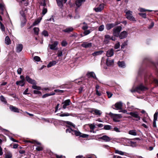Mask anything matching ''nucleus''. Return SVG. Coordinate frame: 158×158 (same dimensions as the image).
<instances>
[{"mask_svg":"<svg viewBox=\"0 0 158 158\" xmlns=\"http://www.w3.org/2000/svg\"><path fill=\"white\" fill-rule=\"evenodd\" d=\"M148 89L147 88L142 85L141 84L136 87H133L132 89L130 90V91L132 93H134L136 92L138 93H140L141 91H144Z\"/></svg>","mask_w":158,"mask_h":158,"instance_id":"nucleus-1","label":"nucleus"},{"mask_svg":"<svg viewBox=\"0 0 158 158\" xmlns=\"http://www.w3.org/2000/svg\"><path fill=\"white\" fill-rule=\"evenodd\" d=\"M109 115L115 122H119V119L122 117V116L120 114H114L111 112L109 113Z\"/></svg>","mask_w":158,"mask_h":158,"instance_id":"nucleus-2","label":"nucleus"},{"mask_svg":"<svg viewBox=\"0 0 158 158\" xmlns=\"http://www.w3.org/2000/svg\"><path fill=\"white\" fill-rule=\"evenodd\" d=\"M47 0H42V1L40 3V6H42L43 7L42 14L43 15L45 14L47 12V9L46 4Z\"/></svg>","mask_w":158,"mask_h":158,"instance_id":"nucleus-3","label":"nucleus"},{"mask_svg":"<svg viewBox=\"0 0 158 158\" xmlns=\"http://www.w3.org/2000/svg\"><path fill=\"white\" fill-rule=\"evenodd\" d=\"M122 27L121 26H118L113 29V35L115 36L118 37L119 34L120 32L121 31Z\"/></svg>","mask_w":158,"mask_h":158,"instance_id":"nucleus-4","label":"nucleus"},{"mask_svg":"<svg viewBox=\"0 0 158 158\" xmlns=\"http://www.w3.org/2000/svg\"><path fill=\"white\" fill-rule=\"evenodd\" d=\"M132 12L129 10L126 12V18L132 21H135V18L132 16Z\"/></svg>","mask_w":158,"mask_h":158,"instance_id":"nucleus-5","label":"nucleus"},{"mask_svg":"<svg viewBox=\"0 0 158 158\" xmlns=\"http://www.w3.org/2000/svg\"><path fill=\"white\" fill-rule=\"evenodd\" d=\"M127 114H130L131 115L132 117L135 118L136 119V121H138L140 119V118L139 116L138 113L136 112H130V113H127Z\"/></svg>","mask_w":158,"mask_h":158,"instance_id":"nucleus-6","label":"nucleus"},{"mask_svg":"<svg viewBox=\"0 0 158 158\" xmlns=\"http://www.w3.org/2000/svg\"><path fill=\"white\" fill-rule=\"evenodd\" d=\"M59 43L57 41H55L52 44H49L48 47L50 48L52 50H56L58 48L57 47Z\"/></svg>","mask_w":158,"mask_h":158,"instance_id":"nucleus-7","label":"nucleus"},{"mask_svg":"<svg viewBox=\"0 0 158 158\" xmlns=\"http://www.w3.org/2000/svg\"><path fill=\"white\" fill-rule=\"evenodd\" d=\"M123 103L121 102H119L116 103L114 105V106L115 108L113 107V105L112 106V107L114 109L117 110H121L122 108Z\"/></svg>","mask_w":158,"mask_h":158,"instance_id":"nucleus-8","label":"nucleus"},{"mask_svg":"<svg viewBox=\"0 0 158 158\" xmlns=\"http://www.w3.org/2000/svg\"><path fill=\"white\" fill-rule=\"evenodd\" d=\"M71 103L70 99H67L64 101L62 102V104L63 105L62 107L63 109H65L67 108V106H69Z\"/></svg>","mask_w":158,"mask_h":158,"instance_id":"nucleus-9","label":"nucleus"},{"mask_svg":"<svg viewBox=\"0 0 158 158\" xmlns=\"http://www.w3.org/2000/svg\"><path fill=\"white\" fill-rule=\"evenodd\" d=\"M82 47L85 48H90L92 46V43L91 42H84L81 44Z\"/></svg>","mask_w":158,"mask_h":158,"instance_id":"nucleus-10","label":"nucleus"},{"mask_svg":"<svg viewBox=\"0 0 158 158\" xmlns=\"http://www.w3.org/2000/svg\"><path fill=\"white\" fill-rule=\"evenodd\" d=\"M99 139H102L104 141L106 142H109L111 139L109 137V136L106 135H103L102 137H99Z\"/></svg>","mask_w":158,"mask_h":158,"instance_id":"nucleus-11","label":"nucleus"},{"mask_svg":"<svg viewBox=\"0 0 158 158\" xmlns=\"http://www.w3.org/2000/svg\"><path fill=\"white\" fill-rule=\"evenodd\" d=\"M26 80L29 83L33 85L36 84V82L35 80L31 78L29 76H27L26 77Z\"/></svg>","mask_w":158,"mask_h":158,"instance_id":"nucleus-12","label":"nucleus"},{"mask_svg":"<svg viewBox=\"0 0 158 158\" xmlns=\"http://www.w3.org/2000/svg\"><path fill=\"white\" fill-rule=\"evenodd\" d=\"M114 53L113 49H110L107 51L106 55L108 57H110L113 55Z\"/></svg>","mask_w":158,"mask_h":158,"instance_id":"nucleus-13","label":"nucleus"},{"mask_svg":"<svg viewBox=\"0 0 158 158\" xmlns=\"http://www.w3.org/2000/svg\"><path fill=\"white\" fill-rule=\"evenodd\" d=\"M127 35V32L123 31L121 32L119 35V37L120 39H123L126 37Z\"/></svg>","mask_w":158,"mask_h":158,"instance_id":"nucleus-14","label":"nucleus"},{"mask_svg":"<svg viewBox=\"0 0 158 158\" xmlns=\"http://www.w3.org/2000/svg\"><path fill=\"white\" fill-rule=\"evenodd\" d=\"M56 1L58 6L61 7L63 6V3H65L67 0H56Z\"/></svg>","mask_w":158,"mask_h":158,"instance_id":"nucleus-15","label":"nucleus"},{"mask_svg":"<svg viewBox=\"0 0 158 158\" xmlns=\"http://www.w3.org/2000/svg\"><path fill=\"white\" fill-rule=\"evenodd\" d=\"M86 75L88 77H93L95 79H97L95 75L93 72H88L87 73Z\"/></svg>","mask_w":158,"mask_h":158,"instance_id":"nucleus-16","label":"nucleus"},{"mask_svg":"<svg viewBox=\"0 0 158 158\" xmlns=\"http://www.w3.org/2000/svg\"><path fill=\"white\" fill-rule=\"evenodd\" d=\"M158 112H156L154 115V120L153 122V126L154 127H156V121L157 120Z\"/></svg>","mask_w":158,"mask_h":158,"instance_id":"nucleus-17","label":"nucleus"},{"mask_svg":"<svg viewBox=\"0 0 158 158\" xmlns=\"http://www.w3.org/2000/svg\"><path fill=\"white\" fill-rule=\"evenodd\" d=\"M118 24L109 23L107 24L106 25V28L107 30H109L113 28Z\"/></svg>","mask_w":158,"mask_h":158,"instance_id":"nucleus-18","label":"nucleus"},{"mask_svg":"<svg viewBox=\"0 0 158 158\" xmlns=\"http://www.w3.org/2000/svg\"><path fill=\"white\" fill-rule=\"evenodd\" d=\"M104 8V5L103 4H101L98 7L95 8L94 10L96 12H99L101 11Z\"/></svg>","mask_w":158,"mask_h":158,"instance_id":"nucleus-19","label":"nucleus"},{"mask_svg":"<svg viewBox=\"0 0 158 158\" xmlns=\"http://www.w3.org/2000/svg\"><path fill=\"white\" fill-rule=\"evenodd\" d=\"M23 46L21 44H19L17 45L16 48V52H19L22 50Z\"/></svg>","mask_w":158,"mask_h":158,"instance_id":"nucleus-20","label":"nucleus"},{"mask_svg":"<svg viewBox=\"0 0 158 158\" xmlns=\"http://www.w3.org/2000/svg\"><path fill=\"white\" fill-rule=\"evenodd\" d=\"M93 113V114H95L96 115H98L99 116L101 115L102 114V112L100 110L96 109H93L91 111Z\"/></svg>","mask_w":158,"mask_h":158,"instance_id":"nucleus-21","label":"nucleus"},{"mask_svg":"<svg viewBox=\"0 0 158 158\" xmlns=\"http://www.w3.org/2000/svg\"><path fill=\"white\" fill-rule=\"evenodd\" d=\"M111 39L110 36L108 35H106L105 36V39L104 40V42L105 44H107L110 40Z\"/></svg>","mask_w":158,"mask_h":158,"instance_id":"nucleus-22","label":"nucleus"},{"mask_svg":"<svg viewBox=\"0 0 158 158\" xmlns=\"http://www.w3.org/2000/svg\"><path fill=\"white\" fill-rule=\"evenodd\" d=\"M86 0H76V5L77 7H79L82 4V3L85 1Z\"/></svg>","mask_w":158,"mask_h":158,"instance_id":"nucleus-23","label":"nucleus"},{"mask_svg":"<svg viewBox=\"0 0 158 158\" xmlns=\"http://www.w3.org/2000/svg\"><path fill=\"white\" fill-rule=\"evenodd\" d=\"M106 64L107 66H110L113 65L114 64V60H110L109 58H107L106 60Z\"/></svg>","mask_w":158,"mask_h":158,"instance_id":"nucleus-24","label":"nucleus"},{"mask_svg":"<svg viewBox=\"0 0 158 158\" xmlns=\"http://www.w3.org/2000/svg\"><path fill=\"white\" fill-rule=\"evenodd\" d=\"M73 30V28L72 27H69L63 30V31L65 32L69 33L72 31Z\"/></svg>","mask_w":158,"mask_h":158,"instance_id":"nucleus-25","label":"nucleus"},{"mask_svg":"<svg viewBox=\"0 0 158 158\" xmlns=\"http://www.w3.org/2000/svg\"><path fill=\"white\" fill-rule=\"evenodd\" d=\"M10 109L11 111L14 112H19V110L15 107L12 106L10 107Z\"/></svg>","mask_w":158,"mask_h":158,"instance_id":"nucleus-26","label":"nucleus"},{"mask_svg":"<svg viewBox=\"0 0 158 158\" xmlns=\"http://www.w3.org/2000/svg\"><path fill=\"white\" fill-rule=\"evenodd\" d=\"M103 52V51H95L93 53L92 55L94 56H95L102 54Z\"/></svg>","mask_w":158,"mask_h":158,"instance_id":"nucleus-27","label":"nucleus"},{"mask_svg":"<svg viewBox=\"0 0 158 158\" xmlns=\"http://www.w3.org/2000/svg\"><path fill=\"white\" fill-rule=\"evenodd\" d=\"M73 114H69L68 113H65L62 114H58L57 115L60 117L68 116H73Z\"/></svg>","mask_w":158,"mask_h":158,"instance_id":"nucleus-28","label":"nucleus"},{"mask_svg":"<svg viewBox=\"0 0 158 158\" xmlns=\"http://www.w3.org/2000/svg\"><path fill=\"white\" fill-rule=\"evenodd\" d=\"M16 84L17 85H19L21 86H23L24 85L25 83L24 81L21 80L17 81L16 82Z\"/></svg>","mask_w":158,"mask_h":158,"instance_id":"nucleus-29","label":"nucleus"},{"mask_svg":"<svg viewBox=\"0 0 158 158\" xmlns=\"http://www.w3.org/2000/svg\"><path fill=\"white\" fill-rule=\"evenodd\" d=\"M5 43L7 45H9L11 43V40L8 36H6L5 39Z\"/></svg>","mask_w":158,"mask_h":158,"instance_id":"nucleus-30","label":"nucleus"},{"mask_svg":"<svg viewBox=\"0 0 158 158\" xmlns=\"http://www.w3.org/2000/svg\"><path fill=\"white\" fill-rule=\"evenodd\" d=\"M56 63V61H52L51 62H49L48 64L47 65V67L48 68H49L52 66L54 65Z\"/></svg>","mask_w":158,"mask_h":158,"instance_id":"nucleus-31","label":"nucleus"},{"mask_svg":"<svg viewBox=\"0 0 158 158\" xmlns=\"http://www.w3.org/2000/svg\"><path fill=\"white\" fill-rule=\"evenodd\" d=\"M114 152L115 153L121 155H123L125 153V152H124L116 149H115Z\"/></svg>","mask_w":158,"mask_h":158,"instance_id":"nucleus-32","label":"nucleus"},{"mask_svg":"<svg viewBox=\"0 0 158 158\" xmlns=\"http://www.w3.org/2000/svg\"><path fill=\"white\" fill-rule=\"evenodd\" d=\"M81 133L79 131L73 130L72 132V135H75L77 136H80Z\"/></svg>","mask_w":158,"mask_h":158,"instance_id":"nucleus-33","label":"nucleus"},{"mask_svg":"<svg viewBox=\"0 0 158 158\" xmlns=\"http://www.w3.org/2000/svg\"><path fill=\"white\" fill-rule=\"evenodd\" d=\"M128 133L131 135L135 136L137 135V133L135 130H131L129 131Z\"/></svg>","mask_w":158,"mask_h":158,"instance_id":"nucleus-34","label":"nucleus"},{"mask_svg":"<svg viewBox=\"0 0 158 158\" xmlns=\"http://www.w3.org/2000/svg\"><path fill=\"white\" fill-rule=\"evenodd\" d=\"M82 24L83 25V26L82 27V29L84 30H85L87 29L88 28V26L87 23L85 22H83Z\"/></svg>","mask_w":158,"mask_h":158,"instance_id":"nucleus-35","label":"nucleus"},{"mask_svg":"<svg viewBox=\"0 0 158 158\" xmlns=\"http://www.w3.org/2000/svg\"><path fill=\"white\" fill-rule=\"evenodd\" d=\"M118 66L121 67H124L125 66V63L123 61H118Z\"/></svg>","mask_w":158,"mask_h":158,"instance_id":"nucleus-36","label":"nucleus"},{"mask_svg":"<svg viewBox=\"0 0 158 158\" xmlns=\"http://www.w3.org/2000/svg\"><path fill=\"white\" fill-rule=\"evenodd\" d=\"M55 94V93H50V94H45L44 95L42 96V98H45L47 97H48V96H50L54 95Z\"/></svg>","mask_w":158,"mask_h":158,"instance_id":"nucleus-37","label":"nucleus"},{"mask_svg":"<svg viewBox=\"0 0 158 158\" xmlns=\"http://www.w3.org/2000/svg\"><path fill=\"white\" fill-rule=\"evenodd\" d=\"M21 20L22 21V22H23L24 23H26V20L24 14L22 15V17L21 18Z\"/></svg>","mask_w":158,"mask_h":158,"instance_id":"nucleus-38","label":"nucleus"},{"mask_svg":"<svg viewBox=\"0 0 158 158\" xmlns=\"http://www.w3.org/2000/svg\"><path fill=\"white\" fill-rule=\"evenodd\" d=\"M41 18L40 19H38L36 20L33 23L32 26H35L36 25L38 24L39 23H40V22L41 20Z\"/></svg>","mask_w":158,"mask_h":158,"instance_id":"nucleus-39","label":"nucleus"},{"mask_svg":"<svg viewBox=\"0 0 158 158\" xmlns=\"http://www.w3.org/2000/svg\"><path fill=\"white\" fill-rule=\"evenodd\" d=\"M32 88L34 89H37L38 90H40L41 89V88L40 87L36 85V84L33 85L32 86Z\"/></svg>","mask_w":158,"mask_h":158,"instance_id":"nucleus-40","label":"nucleus"},{"mask_svg":"<svg viewBox=\"0 0 158 158\" xmlns=\"http://www.w3.org/2000/svg\"><path fill=\"white\" fill-rule=\"evenodd\" d=\"M0 28L2 31H5V28L4 25L0 21Z\"/></svg>","mask_w":158,"mask_h":158,"instance_id":"nucleus-41","label":"nucleus"},{"mask_svg":"<svg viewBox=\"0 0 158 158\" xmlns=\"http://www.w3.org/2000/svg\"><path fill=\"white\" fill-rule=\"evenodd\" d=\"M12 156L11 153L9 152L6 155L5 158H11Z\"/></svg>","mask_w":158,"mask_h":158,"instance_id":"nucleus-42","label":"nucleus"},{"mask_svg":"<svg viewBox=\"0 0 158 158\" xmlns=\"http://www.w3.org/2000/svg\"><path fill=\"white\" fill-rule=\"evenodd\" d=\"M33 30L35 34L36 35H38L39 30V28L38 27H34Z\"/></svg>","mask_w":158,"mask_h":158,"instance_id":"nucleus-43","label":"nucleus"},{"mask_svg":"<svg viewBox=\"0 0 158 158\" xmlns=\"http://www.w3.org/2000/svg\"><path fill=\"white\" fill-rule=\"evenodd\" d=\"M85 31H84V32H83V34L84 35H88L89 34L91 31L90 30H84Z\"/></svg>","mask_w":158,"mask_h":158,"instance_id":"nucleus-44","label":"nucleus"},{"mask_svg":"<svg viewBox=\"0 0 158 158\" xmlns=\"http://www.w3.org/2000/svg\"><path fill=\"white\" fill-rule=\"evenodd\" d=\"M89 126L90 129V130H93V129H94L95 127V126L94 124H89Z\"/></svg>","mask_w":158,"mask_h":158,"instance_id":"nucleus-45","label":"nucleus"},{"mask_svg":"<svg viewBox=\"0 0 158 158\" xmlns=\"http://www.w3.org/2000/svg\"><path fill=\"white\" fill-rule=\"evenodd\" d=\"M104 29V26L103 25H102L98 27V31H102Z\"/></svg>","mask_w":158,"mask_h":158,"instance_id":"nucleus-46","label":"nucleus"},{"mask_svg":"<svg viewBox=\"0 0 158 158\" xmlns=\"http://www.w3.org/2000/svg\"><path fill=\"white\" fill-rule=\"evenodd\" d=\"M54 91L59 94H60L62 93H63L64 92V91L63 90H61L58 89H55L54 90Z\"/></svg>","mask_w":158,"mask_h":158,"instance_id":"nucleus-47","label":"nucleus"},{"mask_svg":"<svg viewBox=\"0 0 158 158\" xmlns=\"http://www.w3.org/2000/svg\"><path fill=\"white\" fill-rule=\"evenodd\" d=\"M34 59L36 61H39L40 60V58L39 57L35 56L34 57Z\"/></svg>","mask_w":158,"mask_h":158,"instance_id":"nucleus-48","label":"nucleus"},{"mask_svg":"<svg viewBox=\"0 0 158 158\" xmlns=\"http://www.w3.org/2000/svg\"><path fill=\"white\" fill-rule=\"evenodd\" d=\"M111 128V126L110 125H105L104 127V129L106 130H110Z\"/></svg>","mask_w":158,"mask_h":158,"instance_id":"nucleus-49","label":"nucleus"},{"mask_svg":"<svg viewBox=\"0 0 158 158\" xmlns=\"http://www.w3.org/2000/svg\"><path fill=\"white\" fill-rule=\"evenodd\" d=\"M106 94L109 98H110L112 96V93L109 91H106Z\"/></svg>","mask_w":158,"mask_h":158,"instance_id":"nucleus-50","label":"nucleus"},{"mask_svg":"<svg viewBox=\"0 0 158 158\" xmlns=\"http://www.w3.org/2000/svg\"><path fill=\"white\" fill-rule=\"evenodd\" d=\"M42 34L45 36H48V32L45 30L43 31Z\"/></svg>","mask_w":158,"mask_h":158,"instance_id":"nucleus-51","label":"nucleus"},{"mask_svg":"<svg viewBox=\"0 0 158 158\" xmlns=\"http://www.w3.org/2000/svg\"><path fill=\"white\" fill-rule=\"evenodd\" d=\"M0 99L1 101L5 103H6V101L4 98V97L3 96H1L0 97Z\"/></svg>","mask_w":158,"mask_h":158,"instance_id":"nucleus-52","label":"nucleus"},{"mask_svg":"<svg viewBox=\"0 0 158 158\" xmlns=\"http://www.w3.org/2000/svg\"><path fill=\"white\" fill-rule=\"evenodd\" d=\"M73 131V130L71 128H69L66 129V133H68V132L71 133V134H72V131Z\"/></svg>","mask_w":158,"mask_h":158,"instance_id":"nucleus-53","label":"nucleus"},{"mask_svg":"<svg viewBox=\"0 0 158 158\" xmlns=\"http://www.w3.org/2000/svg\"><path fill=\"white\" fill-rule=\"evenodd\" d=\"M67 44V42L65 40H63L61 43V45L62 46H65Z\"/></svg>","mask_w":158,"mask_h":158,"instance_id":"nucleus-54","label":"nucleus"},{"mask_svg":"<svg viewBox=\"0 0 158 158\" xmlns=\"http://www.w3.org/2000/svg\"><path fill=\"white\" fill-rule=\"evenodd\" d=\"M88 136H89V135H88L83 134H81V133L80 137H82L83 138H86V137H88Z\"/></svg>","mask_w":158,"mask_h":158,"instance_id":"nucleus-55","label":"nucleus"},{"mask_svg":"<svg viewBox=\"0 0 158 158\" xmlns=\"http://www.w3.org/2000/svg\"><path fill=\"white\" fill-rule=\"evenodd\" d=\"M120 46V44L119 42H118L114 45V48L115 49H117Z\"/></svg>","mask_w":158,"mask_h":158,"instance_id":"nucleus-56","label":"nucleus"},{"mask_svg":"<svg viewBox=\"0 0 158 158\" xmlns=\"http://www.w3.org/2000/svg\"><path fill=\"white\" fill-rule=\"evenodd\" d=\"M139 15L143 18H146V14L145 13H139Z\"/></svg>","mask_w":158,"mask_h":158,"instance_id":"nucleus-57","label":"nucleus"},{"mask_svg":"<svg viewBox=\"0 0 158 158\" xmlns=\"http://www.w3.org/2000/svg\"><path fill=\"white\" fill-rule=\"evenodd\" d=\"M22 69L21 68H19V69H17V72L18 74H19V75L21 74L22 73Z\"/></svg>","mask_w":158,"mask_h":158,"instance_id":"nucleus-58","label":"nucleus"},{"mask_svg":"<svg viewBox=\"0 0 158 158\" xmlns=\"http://www.w3.org/2000/svg\"><path fill=\"white\" fill-rule=\"evenodd\" d=\"M139 10L140 12H145V11H146L147 10H148V11H150V12H151L152 11V10H145L143 8H139Z\"/></svg>","mask_w":158,"mask_h":158,"instance_id":"nucleus-59","label":"nucleus"},{"mask_svg":"<svg viewBox=\"0 0 158 158\" xmlns=\"http://www.w3.org/2000/svg\"><path fill=\"white\" fill-rule=\"evenodd\" d=\"M4 5L2 4H0V9L2 11L4 10Z\"/></svg>","mask_w":158,"mask_h":158,"instance_id":"nucleus-60","label":"nucleus"},{"mask_svg":"<svg viewBox=\"0 0 158 158\" xmlns=\"http://www.w3.org/2000/svg\"><path fill=\"white\" fill-rule=\"evenodd\" d=\"M43 148L41 146H38L36 148V150L38 151H40L42 150Z\"/></svg>","mask_w":158,"mask_h":158,"instance_id":"nucleus-61","label":"nucleus"},{"mask_svg":"<svg viewBox=\"0 0 158 158\" xmlns=\"http://www.w3.org/2000/svg\"><path fill=\"white\" fill-rule=\"evenodd\" d=\"M114 131L118 132H120V129L117 127H115L114 128Z\"/></svg>","mask_w":158,"mask_h":158,"instance_id":"nucleus-62","label":"nucleus"},{"mask_svg":"<svg viewBox=\"0 0 158 158\" xmlns=\"http://www.w3.org/2000/svg\"><path fill=\"white\" fill-rule=\"evenodd\" d=\"M127 45V43L126 42L123 43L121 45V47L122 48H124V47Z\"/></svg>","mask_w":158,"mask_h":158,"instance_id":"nucleus-63","label":"nucleus"},{"mask_svg":"<svg viewBox=\"0 0 158 158\" xmlns=\"http://www.w3.org/2000/svg\"><path fill=\"white\" fill-rule=\"evenodd\" d=\"M154 25V23L153 22H152L151 24L148 27V28L149 29H151L153 27Z\"/></svg>","mask_w":158,"mask_h":158,"instance_id":"nucleus-64","label":"nucleus"}]
</instances>
